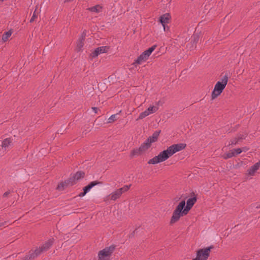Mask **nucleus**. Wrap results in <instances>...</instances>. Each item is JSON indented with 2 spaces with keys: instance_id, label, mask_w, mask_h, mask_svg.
<instances>
[{
  "instance_id": "1",
  "label": "nucleus",
  "mask_w": 260,
  "mask_h": 260,
  "mask_svg": "<svg viewBox=\"0 0 260 260\" xmlns=\"http://www.w3.org/2000/svg\"><path fill=\"white\" fill-rule=\"evenodd\" d=\"M189 196L191 198L187 200L186 206L185 200L181 201L177 206L171 217L170 222V224L176 223L179 220L181 216L187 215L194 204L196 203L197 201V194L193 191H192L190 193Z\"/></svg>"
},
{
  "instance_id": "2",
  "label": "nucleus",
  "mask_w": 260,
  "mask_h": 260,
  "mask_svg": "<svg viewBox=\"0 0 260 260\" xmlns=\"http://www.w3.org/2000/svg\"><path fill=\"white\" fill-rule=\"evenodd\" d=\"M185 147L186 144L184 143L173 144L168 147L166 150L161 152L157 156L151 159L149 162H160L164 161L174 153L184 149Z\"/></svg>"
},
{
  "instance_id": "3",
  "label": "nucleus",
  "mask_w": 260,
  "mask_h": 260,
  "mask_svg": "<svg viewBox=\"0 0 260 260\" xmlns=\"http://www.w3.org/2000/svg\"><path fill=\"white\" fill-rule=\"evenodd\" d=\"M228 81V78L226 75L222 77L221 80L218 81L214 88L212 93V99H214L219 96L223 90L225 88Z\"/></svg>"
},
{
  "instance_id": "4",
  "label": "nucleus",
  "mask_w": 260,
  "mask_h": 260,
  "mask_svg": "<svg viewBox=\"0 0 260 260\" xmlns=\"http://www.w3.org/2000/svg\"><path fill=\"white\" fill-rule=\"evenodd\" d=\"M214 248L213 245L209 247L200 249L197 251L196 257L193 258L192 260H207L210 256V253L211 249Z\"/></svg>"
},
{
  "instance_id": "5",
  "label": "nucleus",
  "mask_w": 260,
  "mask_h": 260,
  "mask_svg": "<svg viewBox=\"0 0 260 260\" xmlns=\"http://www.w3.org/2000/svg\"><path fill=\"white\" fill-rule=\"evenodd\" d=\"M115 249V246L112 245L100 250L98 253V260H110V257Z\"/></svg>"
},
{
  "instance_id": "6",
  "label": "nucleus",
  "mask_w": 260,
  "mask_h": 260,
  "mask_svg": "<svg viewBox=\"0 0 260 260\" xmlns=\"http://www.w3.org/2000/svg\"><path fill=\"white\" fill-rule=\"evenodd\" d=\"M156 46L153 45L149 48L148 50L145 51L138 58L136 62L138 64H141L142 62L145 61L150 55L151 53L155 50Z\"/></svg>"
},
{
  "instance_id": "7",
  "label": "nucleus",
  "mask_w": 260,
  "mask_h": 260,
  "mask_svg": "<svg viewBox=\"0 0 260 260\" xmlns=\"http://www.w3.org/2000/svg\"><path fill=\"white\" fill-rule=\"evenodd\" d=\"M158 109V107L157 106L152 105L150 106L145 111L140 113L137 120L142 119L146 116L154 113L157 111Z\"/></svg>"
},
{
  "instance_id": "8",
  "label": "nucleus",
  "mask_w": 260,
  "mask_h": 260,
  "mask_svg": "<svg viewBox=\"0 0 260 260\" xmlns=\"http://www.w3.org/2000/svg\"><path fill=\"white\" fill-rule=\"evenodd\" d=\"M12 146V141L10 139L7 138L5 139L0 147V156H2L5 152L9 150Z\"/></svg>"
},
{
  "instance_id": "9",
  "label": "nucleus",
  "mask_w": 260,
  "mask_h": 260,
  "mask_svg": "<svg viewBox=\"0 0 260 260\" xmlns=\"http://www.w3.org/2000/svg\"><path fill=\"white\" fill-rule=\"evenodd\" d=\"M249 148L247 147H243L237 149L231 150L228 153L224 156L225 158H231L235 156L238 154H240L242 152H246L248 150Z\"/></svg>"
},
{
  "instance_id": "10",
  "label": "nucleus",
  "mask_w": 260,
  "mask_h": 260,
  "mask_svg": "<svg viewBox=\"0 0 260 260\" xmlns=\"http://www.w3.org/2000/svg\"><path fill=\"white\" fill-rule=\"evenodd\" d=\"M54 239L51 238L45 241L44 243L40 247H38L40 250H42V252L43 253L48 250L52 246L54 242Z\"/></svg>"
},
{
  "instance_id": "11",
  "label": "nucleus",
  "mask_w": 260,
  "mask_h": 260,
  "mask_svg": "<svg viewBox=\"0 0 260 260\" xmlns=\"http://www.w3.org/2000/svg\"><path fill=\"white\" fill-rule=\"evenodd\" d=\"M42 253V250H40L38 247H37L35 250H30L28 252V259L30 260H34L38 256Z\"/></svg>"
},
{
  "instance_id": "12",
  "label": "nucleus",
  "mask_w": 260,
  "mask_h": 260,
  "mask_svg": "<svg viewBox=\"0 0 260 260\" xmlns=\"http://www.w3.org/2000/svg\"><path fill=\"white\" fill-rule=\"evenodd\" d=\"M109 47L107 46H102L98 47L91 54L92 57H96L99 55L108 51Z\"/></svg>"
},
{
  "instance_id": "13",
  "label": "nucleus",
  "mask_w": 260,
  "mask_h": 260,
  "mask_svg": "<svg viewBox=\"0 0 260 260\" xmlns=\"http://www.w3.org/2000/svg\"><path fill=\"white\" fill-rule=\"evenodd\" d=\"M102 184V182L98 181H94L90 182L87 185L84 187L83 188V190L85 192V193H87L90 191V190L94 186Z\"/></svg>"
},
{
  "instance_id": "14",
  "label": "nucleus",
  "mask_w": 260,
  "mask_h": 260,
  "mask_svg": "<svg viewBox=\"0 0 260 260\" xmlns=\"http://www.w3.org/2000/svg\"><path fill=\"white\" fill-rule=\"evenodd\" d=\"M259 167L260 164H255L247 170L248 173L247 174L249 176H253Z\"/></svg>"
},
{
  "instance_id": "15",
  "label": "nucleus",
  "mask_w": 260,
  "mask_h": 260,
  "mask_svg": "<svg viewBox=\"0 0 260 260\" xmlns=\"http://www.w3.org/2000/svg\"><path fill=\"white\" fill-rule=\"evenodd\" d=\"M171 16L169 13H166L160 16L159 21L162 25L169 23Z\"/></svg>"
},
{
  "instance_id": "16",
  "label": "nucleus",
  "mask_w": 260,
  "mask_h": 260,
  "mask_svg": "<svg viewBox=\"0 0 260 260\" xmlns=\"http://www.w3.org/2000/svg\"><path fill=\"white\" fill-rule=\"evenodd\" d=\"M151 145V144H150L149 140H146L143 144H142L139 147L142 153L143 154L146 152L148 149L150 147Z\"/></svg>"
},
{
  "instance_id": "17",
  "label": "nucleus",
  "mask_w": 260,
  "mask_h": 260,
  "mask_svg": "<svg viewBox=\"0 0 260 260\" xmlns=\"http://www.w3.org/2000/svg\"><path fill=\"white\" fill-rule=\"evenodd\" d=\"M69 186H70L67 180H66L64 181H61L60 182L57 186L56 187V189L59 191L63 190L66 188L68 187Z\"/></svg>"
},
{
  "instance_id": "18",
  "label": "nucleus",
  "mask_w": 260,
  "mask_h": 260,
  "mask_svg": "<svg viewBox=\"0 0 260 260\" xmlns=\"http://www.w3.org/2000/svg\"><path fill=\"white\" fill-rule=\"evenodd\" d=\"M121 196V194H120V192L118 191V189L109 195L110 199L113 201H115L117 199L119 198Z\"/></svg>"
},
{
  "instance_id": "19",
  "label": "nucleus",
  "mask_w": 260,
  "mask_h": 260,
  "mask_svg": "<svg viewBox=\"0 0 260 260\" xmlns=\"http://www.w3.org/2000/svg\"><path fill=\"white\" fill-rule=\"evenodd\" d=\"M159 132H155L152 135V136L150 137L147 140H149L150 141V144H151L153 142H155L157 138H158V137L159 135Z\"/></svg>"
},
{
  "instance_id": "20",
  "label": "nucleus",
  "mask_w": 260,
  "mask_h": 260,
  "mask_svg": "<svg viewBox=\"0 0 260 260\" xmlns=\"http://www.w3.org/2000/svg\"><path fill=\"white\" fill-rule=\"evenodd\" d=\"M12 33L13 31L12 30H10L4 33L2 36V41L4 42L7 41L12 36Z\"/></svg>"
},
{
  "instance_id": "21",
  "label": "nucleus",
  "mask_w": 260,
  "mask_h": 260,
  "mask_svg": "<svg viewBox=\"0 0 260 260\" xmlns=\"http://www.w3.org/2000/svg\"><path fill=\"white\" fill-rule=\"evenodd\" d=\"M85 173L83 171H79L76 172V174H74V177H75L76 180H78L81 178L84 177Z\"/></svg>"
},
{
  "instance_id": "22",
  "label": "nucleus",
  "mask_w": 260,
  "mask_h": 260,
  "mask_svg": "<svg viewBox=\"0 0 260 260\" xmlns=\"http://www.w3.org/2000/svg\"><path fill=\"white\" fill-rule=\"evenodd\" d=\"M102 7L100 5H96L95 6L89 8L88 10L91 12L94 13H99L101 11Z\"/></svg>"
},
{
  "instance_id": "23",
  "label": "nucleus",
  "mask_w": 260,
  "mask_h": 260,
  "mask_svg": "<svg viewBox=\"0 0 260 260\" xmlns=\"http://www.w3.org/2000/svg\"><path fill=\"white\" fill-rule=\"evenodd\" d=\"M142 154V153L140 151V149L139 148H136V149H134V150H133V151L131 152V155L132 157H137V156H140Z\"/></svg>"
},
{
  "instance_id": "24",
  "label": "nucleus",
  "mask_w": 260,
  "mask_h": 260,
  "mask_svg": "<svg viewBox=\"0 0 260 260\" xmlns=\"http://www.w3.org/2000/svg\"><path fill=\"white\" fill-rule=\"evenodd\" d=\"M131 184L129 185H124L123 187L118 189V190L119 192H120V194H122V193H124L125 192L127 191L131 187Z\"/></svg>"
},
{
  "instance_id": "25",
  "label": "nucleus",
  "mask_w": 260,
  "mask_h": 260,
  "mask_svg": "<svg viewBox=\"0 0 260 260\" xmlns=\"http://www.w3.org/2000/svg\"><path fill=\"white\" fill-rule=\"evenodd\" d=\"M70 186H72L76 183V180L74 176L66 180Z\"/></svg>"
},
{
  "instance_id": "26",
  "label": "nucleus",
  "mask_w": 260,
  "mask_h": 260,
  "mask_svg": "<svg viewBox=\"0 0 260 260\" xmlns=\"http://www.w3.org/2000/svg\"><path fill=\"white\" fill-rule=\"evenodd\" d=\"M84 37L82 36L81 38H80L78 44H77V48L79 50L81 49L82 47L83 46V41H84Z\"/></svg>"
},
{
  "instance_id": "27",
  "label": "nucleus",
  "mask_w": 260,
  "mask_h": 260,
  "mask_svg": "<svg viewBox=\"0 0 260 260\" xmlns=\"http://www.w3.org/2000/svg\"><path fill=\"white\" fill-rule=\"evenodd\" d=\"M118 114L111 115L108 119V123H112L117 119Z\"/></svg>"
},
{
  "instance_id": "28",
  "label": "nucleus",
  "mask_w": 260,
  "mask_h": 260,
  "mask_svg": "<svg viewBox=\"0 0 260 260\" xmlns=\"http://www.w3.org/2000/svg\"><path fill=\"white\" fill-rule=\"evenodd\" d=\"M10 193H11L10 190H8V191H7L5 192L3 194V198H7V197H9V194H10Z\"/></svg>"
},
{
  "instance_id": "29",
  "label": "nucleus",
  "mask_w": 260,
  "mask_h": 260,
  "mask_svg": "<svg viewBox=\"0 0 260 260\" xmlns=\"http://www.w3.org/2000/svg\"><path fill=\"white\" fill-rule=\"evenodd\" d=\"M36 17H37V15H36V11H35L34 13V14H33L32 17L30 19V21L32 22L34 20V19L36 18Z\"/></svg>"
},
{
  "instance_id": "30",
  "label": "nucleus",
  "mask_w": 260,
  "mask_h": 260,
  "mask_svg": "<svg viewBox=\"0 0 260 260\" xmlns=\"http://www.w3.org/2000/svg\"><path fill=\"white\" fill-rule=\"evenodd\" d=\"M137 229H135V230H134V231H133V232L131 234V235H129V237H130V238H132V237H134V236H135V234L137 232Z\"/></svg>"
},
{
  "instance_id": "31",
  "label": "nucleus",
  "mask_w": 260,
  "mask_h": 260,
  "mask_svg": "<svg viewBox=\"0 0 260 260\" xmlns=\"http://www.w3.org/2000/svg\"><path fill=\"white\" fill-rule=\"evenodd\" d=\"M193 39H194V43H197V42L199 40V36L198 35H194L193 36Z\"/></svg>"
},
{
  "instance_id": "32",
  "label": "nucleus",
  "mask_w": 260,
  "mask_h": 260,
  "mask_svg": "<svg viewBox=\"0 0 260 260\" xmlns=\"http://www.w3.org/2000/svg\"><path fill=\"white\" fill-rule=\"evenodd\" d=\"M86 194V193H85V192L83 191V192H80V193H79V194L78 195V196H79V197H84Z\"/></svg>"
},
{
  "instance_id": "33",
  "label": "nucleus",
  "mask_w": 260,
  "mask_h": 260,
  "mask_svg": "<svg viewBox=\"0 0 260 260\" xmlns=\"http://www.w3.org/2000/svg\"><path fill=\"white\" fill-rule=\"evenodd\" d=\"M163 27H164V31H167V30H169V27H166L165 24H164V25H162Z\"/></svg>"
},
{
  "instance_id": "34",
  "label": "nucleus",
  "mask_w": 260,
  "mask_h": 260,
  "mask_svg": "<svg viewBox=\"0 0 260 260\" xmlns=\"http://www.w3.org/2000/svg\"><path fill=\"white\" fill-rule=\"evenodd\" d=\"M21 260H30V259H28V256L27 255H26L25 257L22 258Z\"/></svg>"
},
{
  "instance_id": "35",
  "label": "nucleus",
  "mask_w": 260,
  "mask_h": 260,
  "mask_svg": "<svg viewBox=\"0 0 260 260\" xmlns=\"http://www.w3.org/2000/svg\"><path fill=\"white\" fill-rule=\"evenodd\" d=\"M92 109L94 110L95 113L97 112V111H96L97 108H95V107L94 108H92Z\"/></svg>"
},
{
  "instance_id": "36",
  "label": "nucleus",
  "mask_w": 260,
  "mask_h": 260,
  "mask_svg": "<svg viewBox=\"0 0 260 260\" xmlns=\"http://www.w3.org/2000/svg\"><path fill=\"white\" fill-rule=\"evenodd\" d=\"M257 209L260 208V204L256 207Z\"/></svg>"
},
{
  "instance_id": "37",
  "label": "nucleus",
  "mask_w": 260,
  "mask_h": 260,
  "mask_svg": "<svg viewBox=\"0 0 260 260\" xmlns=\"http://www.w3.org/2000/svg\"><path fill=\"white\" fill-rule=\"evenodd\" d=\"M237 143V141H236L235 142H232V144H236Z\"/></svg>"
},
{
  "instance_id": "38",
  "label": "nucleus",
  "mask_w": 260,
  "mask_h": 260,
  "mask_svg": "<svg viewBox=\"0 0 260 260\" xmlns=\"http://www.w3.org/2000/svg\"><path fill=\"white\" fill-rule=\"evenodd\" d=\"M72 0H66V2H70Z\"/></svg>"
},
{
  "instance_id": "39",
  "label": "nucleus",
  "mask_w": 260,
  "mask_h": 260,
  "mask_svg": "<svg viewBox=\"0 0 260 260\" xmlns=\"http://www.w3.org/2000/svg\"><path fill=\"white\" fill-rule=\"evenodd\" d=\"M4 1V0H0V3H2Z\"/></svg>"
},
{
  "instance_id": "40",
  "label": "nucleus",
  "mask_w": 260,
  "mask_h": 260,
  "mask_svg": "<svg viewBox=\"0 0 260 260\" xmlns=\"http://www.w3.org/2000/svg\"><path fill=\"white\" fill-rule=\"evenodd\" d=\"M3 225V223H0V227L2 226Z\"/></svg>"
}]
</instances>
